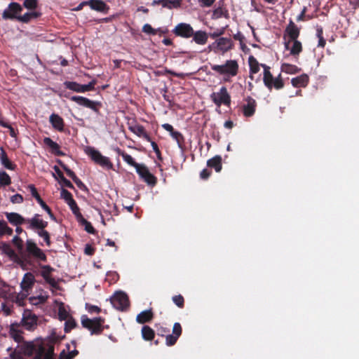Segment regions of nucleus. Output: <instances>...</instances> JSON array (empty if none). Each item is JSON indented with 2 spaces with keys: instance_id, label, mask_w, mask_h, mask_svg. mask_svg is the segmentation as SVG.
Masks as SVG:
<instances>
[{
  "instance_id": "38",
  "label": "nucleus",
  "mask_w": 359,
  "mask_h": 359,
  "mask_svg": "<svg viewBox=\"0 0 359 359\" xmlns=\"http://www.w3.org/2000/svg\"><path fill=\"white\" fill-rule=\"evenodd\" d=\"M142 338L146 341H151L155 336V332L152 328L148 325H144L142 328Z\"/></svg>"
},
{
  "instance_id": "39",
  "label": "nucleus",
  "mask_w": 359,
  "mask_h": 359,
  "mask_svg": "<svg viewBox=\"0 0 359 359\" xmlns=\"http://www.w3.org/2000/svg\"><path fill=\"white\" fill-rule=\"evenodd\" d=\"M248 63H249V66H250V74H257L259 72L260 64L258 62V61L254 56L250 55L249 57Z\"/></svg>"
},
{
  "instance_id": "56",
  "label": "nucleus",
  "mask_w": 359,
  "mask_h": 359,
  "mask_svg": "<svg viewBox=\"0 0 359 359\" xmlns=\"http://www.w3.org/2000/svg\"><path fill=\"white\" fill-rule=\"evenodd\" d=\"M37 0H25L23 5L28 9H35L37 7Z\"/></svg>"
},
{
  "instance_id": "14",
  "label": "nucleus",
  "mask_w": 359,
  "mask_h": 359,
  "mask_svg": "<svg viewBox=\"0 0 359 359\" xmlns=\"http://www.w3.org/2000/svg\"><path fill=\"white\" fill-rule=\"evenodd\" d=\"M22 11V6L16 2L11 3L8 8L2 13V18L4 20H13L18 18V14Z\"/></svg>"
},
{
  "instance_id": "6",
  "label": "nucleus",
  "mask_w": 359,
  "mask_h": 359,
  "mask_svg": "<svg viewBox=\"0 0 359 359\" xmlns=\"http://www.w3.org/2000/svg\"><path fill=\"white\" fill-rule=\"evenodd\" d=\"M85 152L96 164L109 170L112 169L113 164L110 159L108 157L102 156V154L94 147H87L85 149Z\"/></svg>"
},
{
  "instance_id": "10",
  "label": "nucleus",
  "mask_w": 359,
  "mask_h": 359,
  "mask_svg": "<svg viewBox=\"0 0 359 359\" xmlns=\"http://www.w3.org/2000/svg\"><path fill=\"white\" fill-rule=\"evenodd\" d=\"M136 172L140 178L148 185L154 187L157 183V178L151 174L144 164H141L137 168Z\"/></svg>"
},
{
  "instance_id": "34",
  "label": "nucleus",
  "mask_w": 359,
  "mask_h": 359,
  "mask_svg": "<svg viewBox=\"0 0 359 359\" xmlns=\"http://www.w3.org/2000/svg\"><path fill=\"white\" fill-rule=\"evenodd\" d=\"M153 317L154 314L151 309L145 310L137 316L136 320L139 323L144 324L150 322Z\"/></svg>"
},
{
  "instance_id": "19",
  "label": "nucleus",
  "mask_w": 359,
  "mask_h": 359,
  "mask_svg": "<svg viewBox=\"0 0 359 359\" xmlns=\"http://www.w3.org/2000/svg\"><path fill=\"white\" fill-rule=\"evenodd\" d=\"M28 189H29L32 196L37 201L41 207L47 212V213L50 216V217H53V214L52 212L51 209L46 205V203L43 201L39 194L37 189H36L34 184H29L28 186Z\"/></svg>"
},
{
  "instance_id": "37",
  "label": "nucleus",
  "mask_w": 359,
  "mask_h": 359,
  "mask_svg": "<svg viewBox=\"0 0 359 359\" xmlns=\"http://www.w3.org/2000/svg\"><path fill=\"white\" fill-rule=\"evenodd\" d=\"M40 15L41 13L36 11L28 12L22 15H19L18 18V20L27 23L29 22L32 19L37 18Z\"/></svg>"
},
{
  "instance_id": "46",
  "label": "nucleus",
  "mask_w": 359,
  "mask_h": 359,
  "mask_svg": "<svg viewBox=\"0 0 359 359\" xmlns=\"http://www.w3.org/2000/svg\"><path fill=\"white\" fill-rule=\"evenodd\" d=\"M13 234V229L9 227L7 223L2 220L0 221V237L4 235L11 236Z\"/></svg>"
},
{
  "instance_id": "22",
  "label": "nucleus",
  "mask_w": 359,
  "mask_h": 359,
  "mask_svg": "<svg viewBox=\"0 0 359 359\" xmlns=\"http://www.w3.org/2000/svg\"><path fill=\"white\" fill-rule=\"evenodd\" d=\"M88 6L92 10L107 14L109 10V6L102 0H89Z\"/></svg>"
},
{
  "instance_id": "31",
  "label": "nucleus",
  "mask_w": 359,
  "mask_h": 359,
  "mask_svg": "<svg viewBox=\"0 0 359 359\" xmlns=\"http://www.w3.org/2000/svg\"><path fill=\"white\" fill-rule=\"evenodd\" d=\"M269 85L265 86L269 90H271L274 88L276 90L282 89L284 87V81L281 77V74H279L277 77L272 78L269 81Z\"/></svg>"
},
{
  "instance_id": "40",
  "label": "nucleus",
  "mask_w": 359,
  "mask_h": 359,
  "mask_svg": "<svg viewBox=\"0 0 359 359\" xmlns=\"http://www.w3.org/2000/svg\"><path fill=\"white\" fill-rule=\"evenodd\" d=\"M281 71L287 74H296L300 71V69L294 65L283 63L281 65Z\"/></svg>"
},
{
  "instance_id": "4",
  "label": "nucleus",
  "mask_w": 359,
  "mask_h": 359,
  "mask_svg": "<svg viewBox=\"0 0 359 359\" xmlns=\"http://www.w3.org/2000/svg\"><path fill=\"white\" fill-rule=\"evenodd\" d=\"M211 69L224 76V81H230L231 78L238 73L239 65L235 60H228L223 65H211Z\"/></svg>"
},
{
  "instance_id": "47",
  "label": "nucleus",
  "mask_w": 359,
  "mask_h": 359,
  "mask_svg": "<svg viewBox=\"0 0 359 359\" xmlns=\"http://www.w3.org/2000/svg\"><path fill=\"white\" fill-rule=\"evenodd\" d=\"M77 325H77L76 322L72 317L69 318L68 319L66 320V322L65 323V328H64L65 332H66V333L70 332L71 330L72 329L76 327Z\"/></svg>"
},
{
  "instance_id": "23",
  "label": "nucleus",
  "mask_w": 359,
  "mask_h": 359,
  "mask_svg": "<svg viewBox=\"0 0 359 359\" xmlns=\"http://www.w3.org/2000/svg\"><path fill=\"white\" fill-rule=\"evenodd\" d=\"M6 217L8 221L14 226H18L25 223L28 224L29 219H25L17 212H6Z\"/></svg>"
},
{
  "instance_id": "3",
  "label": "nucleus",
  "mask_w": 359,
  "mask_h": 359,
  "mask_svg": "<svg viewBox=\"0 0 359 359\" xmlns=\"http://www.w3.org/2000/svg\"><path fill=\"white\" fill-rule=\"evenodd\" d=\"M27 228L34 230L37 235L43 239L48 247L51 245L50 235L46 228L48 226V222L41 219V215L35 214L32 218L28 220Z\"/></svg>"
},
{
  "instance_id": "29",
  "label": "nucleus",
  "mask_w": 359,
  "mask_h": 359,
  "mask_svg": "<svg viewBox=\"0 0 359 359\" xmlns=\"http://www.w3.org/2000/svg\"><path fill=\"white\" fill-rule=\"evenodd\" d=\"M115 151L118 156H121L123 158L125 162H126L128 165L134 167L136 170L137 168H138L141 165L140 163H136L130 155L128 154L126 152L121 150L120 148L117 147L115 149Z\"/></svg>"
},
{
  "instance_id": "28",
  "label": "nucleus",
  "mask_w": 359,
  "mask_h": 359,
  "mask_svg": "<svg viewBox=\"0 0 359 359\" xmlns=\"http://www.w3.org/2000/svg\"><path fill=\"white\" fill-rule=\"evenodd\" d=\"M309 82V77L307 74H303L295 78H292L291 83L294 88H305Z\"/></svg>"
},
{
  "instance_id": "51",
  "label": "nucleus",
  "mask_w": 359,
  "mask_h": 359,
  "mask_svg": "<svg viewBox=\"0 0 359 359\" xmlns=\"http://www.w3.org/2000/svg\"><path fill=\"white\" fill-rule=\"evenodd\" d=\"M79 354V351L74 349L72 351H69L67 353L65 350H63L59 355V359H73L76 355Z\"/></svg>"
},
{
  "instance_id": "15",
  "label": "nucleus",
  "mask_w": 359,
  "mask_h": 359,
  "mask_svg": "<svg viewBox=\"0 0 359 359\" xmlns=\"http://www.w3.org/2000/svg\"><path fill=\"white\" fill-rule=\"evenodd\" d=\"M128 129L139 137L143 138L147 142H151V138L144 127L137 123L136 121H133L128 123Z\"/></svg>"
},
{
  "instance_id": "36",
  "label": "nucleus",
  "mask_w": 359,
  "mask_h": 359,
  "mask_svg": "<svg viewBox=\"0 0 359 359\" xmlns=\"http://www.w3.org/2000/svg\"><path fill=\"white\" fill-rule=\"evenodd\" d=\"M229 11L222 6H218L215 8L212 12V18L218 19L221 18H224L226 19L229 18Z\"/></svg>"
},
{
  "instance_id": "43",
  "label": "nucleus",
  "mask_w": 359,
  "mask_h": 359,
  "mask_svg": "<svg viewBox=\"0 0 359 359\" xmlns=\"http://www.w3.org/2000/svg\"><path fill=\"white\" fill-rule=\"evenodd\" d=\"M170 135L177 142L178 147L181 149H183L184 147V138L182 134L178 131L175 130Z\"/></svg>"
},
{
  "instance_id": "27",
  "label": "nucleus",
  "mask_w": 359,
  "mask_h": 359,
  "mask_svg": "<svg viewBox=\"0 0 359 359\" xmlns=\"http://www.w3.org/2000/svg\"><path fill=\"white\" fill-rule=\"evenodd\" d=\"M217 46L222 52H227L233 46V43L230 38L221 37L216 41Z\"/></svg>"
},
{
  "instance_id": "18",
  "label": "nucleus",
  "mask_w": 359,
  "mask_h": 359,
  "mask_svg": "<svg viewBox=\"0 0 359 359\" xmlns=\"http://www.w3.org/2000/svg\"><path fill=\"white\" fill-rule=\"evenodd\" d=\"M1 249L3 252L6 254L9 258H11L20 266H22V259L20 258V255H18L15 250L12 249L9 244L3 243Z\"/></svg>"
},
{
  "instance_id": "5",
  "label": "nucleus",
  "mask_w": 359,
  "mask_h": 359,
  "mask_svg": "<svg viewBox=\"0 0 359 359\" xmlns=\"http://www.w3.org/2000/svg\"><path fill=\"white\" fill-rule=\"evenodd\" d=\"M104 319L102 317H96L93 319L88 318L86 315L81 316L82 326L90 331V334L99 335L104 331Z\"/></svg>"
},
{
  "instance_id": "45",
  "label": "nucleus",
  "mask_w": 359,
  "mask_h": 359,
  "mask_svg": "<svg viewBox=\"0 0 359 359\" xmlns=\"http://www.w3.org/2000/svg\"><path fill=\"white\" fill-rule=\"evenodd\" d=\"M261 67L264 69L263 81L265 86L269 85V81L272 78V74L270 72V67L265 64H261Z\"/></svg>"
},
{
  "instance_id": "55",
  "label": "nucleus",
  "mask_w": 359,
  "mask_h": 359,
  "mask_svg": "<svg viewBox=\"0 0 359 359\" xmlns=\"http://www.w3.org/2000/svg\"><path fill=\"white\" fill-rule=\"evenodd\" d=\"M178 337L175 336L174 334H167L165 337V342L167 346H173L176 344Z\"/></svg>"
},
{
  "instance_id": "2",
  "label": "nucleus",
  "mask_w": 359,
  "mask_h": 359,
  "mask_svg": "<svg viewBox=\"0 0 359 359\" xmlns=\"http://www.w3.org/2000/svg\"><path fill=\"white\" fill-rule=\"evenodd\" d=\"M22 259V269L26 264H32L33 261L37 262H47V256L42 249H41L32 239H27L25 242V247L20 255Z\"/></svg>"
},
{
  "instance_id": "62",
  "label": "nucleus",
  "mask_w": 359,
  "mask_h": 359,
  "mask_svg": "<svg viewBox=\"0 0 359 359\" xmlns=\"http://www.w3.org/2000/svg\"><path fill=\"white\" fill-rule=\"evenodd\" d=\"M61 197L65 201L66 203L69 201L73 198L72 194L65 189H62Z\"/></svg>"
},
{
  "instance_id": "20",
  "label": "nucleus",
  "mask_w": 359,
  "mask_h": 359,
  "mask_svg": "<svg viewBox=\"0 0 359 359\" xmlns=\"http://www.w3.org/2000/svg\"><path fill=\"white\" fill-rule=\"evenodd\" d=\"M35 283L34 276L31 272L26 273L20 283V287L23 291L29 292L32 289Z\"/></svg>"
},
{
  "instance_id": "26",
  "label": "nucleus",
  "mask_w": 359,
  "mask_h": 359,
  "mask_svg": "<svg viewBox=\"0 0 359 359\" xmlns=\"http://www.w3.org/2000/svg\"><path fill=\"white\" fill-rule=\"evenodd\" d=\"M49 121L54 129L60 132L64 131L65 122L63 118L58 114H52L49 117Z\"/></svg>"
},
{
  "instance_id": "58",
  "label": "nucleus",
  "mask_w": 359,
  "mask_h": 359,
  "mask_svg": "<svg viewBox=\"0 0 359 359\" xmlns=\"http://www.w3.org/2000/svg\"><path fill=\"white\" fill-rule=\"evenodd\" d=\"M86 309L90 313H99L101 311V309L100 307L91 305L88 303L86 304Z\"/></svg>"
},
{
  "instance_id": "59",
  "label": "nucleus",
  "mask_w": 359,
  "mask_h": 359,
  "mask_svg": "<svg viewBox=\"0 0 359 359\" xmlns=\"http://www.w3.org/2000/svg\"><path fill=\"white\" fill-rule=\"evenodd\" d=\"M58 316L60 320H66L69 318V313L63 307H60L58 311Z\"/></svg>"
},
{
  "instance_id": "35",
  "label": "nucleus",
  "mask_w": 359,
  "mask_h": 359,
  "mask_svg": "<svg viewBox=\"0 0 359 359\" xmlns=\"http://www.w3.org/2000/svg\"><path fill=\"white\" fill-rule=\"evenodd\" d=\"M291 41L293 42V44L290 49V54L294 56L299 55V54L302 51V43L297 39L289 40V41L285 42V43L286 49L289 48V43Z\"/></svg>"
},
{
  "instance_id": "53",
  "label": "nucleus",
  "mask_w": 359,
  "mask_h": 359,
  "mask_svg": "<svg viewBox=\"0 0 359 359\" xmlns=\"http://www.w3.org/2000/svg\"><path fill=\"white\" fill-rule=\"evenodd\" d=\"M172 301L179 308L182 309L184 306V299L181 294L172 297Z\"/></svg>"
},
{
  "instance_id": "25",
  "label": "nucleus",
  "mask_w": 359,
  "mask_h": 359,
  "mask_svg": "<svg viewBox=\"0 0 359 359\" xmlns=\"http://www.w3.org/2000/svg\"><path fill=\"white\" fill-rule=\"evenodd\" d=\"M20 324L18 323H12L10 326L9 333L15 341L20 343L23 341V332L20 330Z\"/></svg>"
},
{
  "instance_id": "21",
  "label": "nucleus",
  "mask_w": 359,
  "mask_h": 359,
  "mask_svg": "<svg viewBox=\"0 0 359 359\" xmlns=\"http://www.w3.org/2000/svg\"><path fill=\"white\" fill-rule=\"evenodd\" d=\"M43 141L44 144L50 148L51 153L54 155L57 156H65V154L60 150V146L51 138L46 137L43 138Z\"/></svg>"
},
{
  "instance_id": "49",
  "label": "nucleus",
  "mask_w": 359,
  "mask_h": 359,
  "mask_svg": "<svg viewBox=\"0 0 359 359\" xmlns=\"http://www.w3.org/2000/svg\"><path fill=\"white\" fill-rule=\"evenodd\" d=\"M12 243L17 248L20 255L25 249L23 248V241L18 236H15L12 239Z\"/></svg>"
},
{
  "instance_id": "54",
  "label": "nucleus",
  "mask_w": 359,
  "mask_h": 359,
  "mask_svg": "<svg viewBox=\"0 0 359 359\" xmlns=\"http://www.w3.org/2000/svg\"><path fill=\"white\" fill-rule=\"evenodd\" d=\"M142 31L150 35H156L158 34V31L154 29L149 24H145L142 27Z\"/></svg>"
},
{
  "instance_id": "57",
  "label": "nucleus",
  "mask_w": 359,
  "mask_h": 359,
  "mask_svg": "<svg viewBox=\"0 0 359 359\" xmlns=\"http://www.w3.org/2000/svg\"><path fill=\"white\" fill-rule=\"evenodd\" d=\"M182 329L180 323H175L172 327V334L176 336L177 337H180L182 334Z\"/></svg>"
},
{
  "instance_id": "17",
  "label": "nucleus",
  "mask_w": 359,
  "mask_h": 359,
  "mask_svg": "<svg viewBox=\"0 0 359 359\" xmlns=\"http://www.w3.org/2000/svg\"><path fill=\"white\" fill-rule=\"evenodd\" d=\"M245 102L246 104L243 105V114L245 117H250L254 115L256 107L257 102L255 99H253L250 96H248L245 98Z\"/></svg>"
},
{
  "instance_id": "64",
  "label": "nucleus",
  "mask_w": 359,
  "mask_h": 359,
  "mask_svg": "<svg viewBox=\"0 0 359 359\" xmlns=\"http://www.w3.org/2000/svg\"><path fill=\"white\" fill-rule=\"evenodd\" d=\"M216 0H198L199 5L203 8H208L213 5Z\"/></svg>"
},
{
  "instance_id": "63",
  "label": "nucleus",
  "mask_w": 359,
  "mask_h": 359,
  "mask_svg": "<svg viewBox=\"0 0 359 359\" xmlns=\"http://www.w3.org/2000/svg\"><path fill=\"white\" fill-rule=\"evenodd\" d=\"M70 209L72 213L75 215L77 221L83 217V215L80 212V208H79L77 204L74 207L71 208Z\"/></svg>"
},
{
  "instance_id": "50",
  "label": "nucleus",
  "mask_w": 359,
  "mask_h": 359,
  "mask_svg": "<svg viewBox=\"0 0 359 359\" xmlns=\"http://www.w3.org/2000/svg\"><path fill=\"white\" fill-rule=\"evenodd\" d=\"M182 0H166L163 1L168 9L179 8L181 6Z\"/></svg>"
},
{
  "instance_id": "44",
  "label": "nucleus",
  "mask_w": 359,
  "mask_h": 359,
  "mask_svg": "<svg viewBox=\"0 0 359 359\" xmlns=\"http://www.w3.org/2000/svg\"><path fill=\"white\" fill-rule=\"evenodd\" d=\"M261 67L264 69L263 81L265 86L269 85V81L272 78V74L270 72V67L265 64H261Z\"/></svg>"
},
{
  "instance_id": "9",
  "label": "nucleus",
  "mask_w": 359,
  "mask_h": 359,
  "mask_svg": "<svg viewBox=\"0 0 359 359\" xmlns=\"http://www.w3.org/2000/svg\"><path fill=\"white\" fill-rule=\"evenodd\" d=\"M70 100L81 106L92 109L97 114H100V109L102 107V104L100 102L93 101L82 96H72Z\"/></svg>"
},
{
  "instance_id": "48",
  "label": "nucleus",
  "mask_w": 359,
  "mask_h": 359,
  "mask_svg": "<svg viewBox=\"0 0 359 359\" xmlns=\"http://www.w3.org/2000/svg\"><path fill=\"white\" fill-rule=\"evenodd\" d=\"M65 86L71 90L76 93H81V84H79L74 81H65L64 83Z\"/></svg>"
},
{
  "instance_id": "61",
  "label": "nucleus",
  "mask_w": 359,
  "mask_h": 359,
  "mask_svg": "<svg viewBox=\"0 0 359 359\" xmlns=\"http://www.w3.org/2000/svg\"><path fill=\"white\" fill-rule=\"evenodd\" d=\"M151 142V147H152V149H153L154 151V152L156 153V157H157V158H158L159 161H162V160H163V158H162L161 152V151H160V149H159V148H158V144H157L155 142H154V141H152V140H151V142Z\"/></svg>"
},
{
  "instance_id": "16",
  "label": "nucleus",
  "mask_w": 359,
  "mask_h": 359,
  "mask_svg": "<svg viewBox=\"0 0 359 359\" xmlns=\"http://www.w3.org/2000/svg\"><path fill=\"white\" fill-rule=\"evenodd\" d=\"M56 162L65 171L67 176L69 177L74 181V182L77 185V187L80 189L87 190V187L84 184V183L76 175L74 172L69 169V167L63 163L62 161L57 159Z\"/></svg>"
},
{
  "instance_id": "8",
  "label": "nucleus",
  "mask_w": 359,
  "mask_h": 359,
  "mask_svg": "<svg viewBox=\"0 0 359 359\" xmlns=\"http://www.w3.org/2000/svg\"><path fill=\"white\" fill-rule=\"evenodd\" d=\"M113 306L119 311H124L129 307L130 303L128 295L123 292H116L110 299Z\"/></svg>"
},
{
  "instance_id": "11",
  "label": "nucleus",
  "mask_w": 359,
  "mask_h": 359,
  "mask_svg": "<svg viewBox=\"0 0 359 359\" xmlns=\"http://www.w3.org/2000/svg\"><path fill=\"white\" fill-rule=\"evenodd\" d=\"M172 32L176 36L189 39L194 34V29L190 24L181 22L175 27Z\"/></svg>"
},
{
  "instance_id": "7",
  "label": "nucleus",
  "mask_w": 359,
  "mask_h": 359,
  "mask_svg": "<svg viewBox=\"0 0 359 359\" xmlns=\"http://www.w3.org/2000/svg\"><path fill=\"white\" fill-rule=\"evenodd\" d=\"M38 317L29 310L24 311L20 327L28 331H34L37 327Z\"/></svg>"
},
{
  "instance_id": "32",
  "label": "nucleus",
  "mask_w": 359,
  "mask_h": 359,
  "mask_svg": "<svg viewBox=\"0 0 359 359\" xmlns=\"http://www.w3.org/2000/svg\"><path fill=\"white\" fill-rule=\"evenodd\" d=\"M193 40L199 45H205L208 39V34L202 30H198L196 32L194 31V34L192 35Z\"/></svg>"
},
{
  "instance_id": "33",
  "label": "nucleus",
  "mask_w": 359,
  "mask_h": 359,
  "mask_svg": "<svg viewBox=\"0 0 359 359\" xmlns=\"http://www.w3.org/2000/svg\"><path fill=\"white\" fill-rule=\"evenodd\" d=\"M207 165L211 168H214L217 172L222 170V157L219 155L215 156L213 158L208 160Z\"/></svg>"
},
{
  "instance_id": "1",
  "label": "nucleus",
  "mask_w": 359,
  "mask_h": 359,
  "mask_svg": "<svg viewBox=\"0 0 359 359\" xmlns=\"http://www.w3.org/2000/svg\"><path fill=\"white\" fill-rule=\"evenodd\" d=\"M20 348L25 356L30 357L34 354L33 359H55L54 341L47 343L41 340L24 341Z\"/></svg>"
},
{
  "instance_id": "30",
  "label": "nucleus",
  "mask_w": 359,
  "mask_h": 359,
  "mask_svg": "<svg viewBox=\"0 0 359 359\" xmlns=\"http://www.w3.org/2000/svg\"><path fill=\"white\" fill-rule=\"evenodd\" d=\"M0 160L1 164L8 170H14L16 168V165L12 163L6 153L4 149L1 147Z\"/></svg>"
},
{
  "instance_id": "12",
  "label": "nucleus",
  "mask_w": 359,
  "mask_h": 359,
  "mask_svg": "<svg viewBox=\"0 0 359 359\" xmlns=\"http://www.w3.org/2000/svg\"><path fill=\"white\" fill-rule=\"evenodd\" d=\"M41 271L40 275L43 277L45 281L49 284L53 288L59 289L57 282L51 276L52 273L55 271V269L50 265H39Z\"/></svg>"
},
{
  "instance_id": "24",
  "label": "nucleus",
  "mask_w": 359,
  "mask_h": 359,
  "mask_svg": "<svg viewBox=\"0 0 359 359\" xmlns=\"http://www.w3.org/2000/svg\"><path fill=\"white\" fill-rule=\"evenodd\" d=\"M285 33L287 34L290 40H295L299 36L300 29L294 24L292 20H290L285 28Z\"/></svg>"
},
{
  "instance_id": "60",
  "label": "nucleus",
  "mask_w": 359,
  "mask_h": 359,
  "mask_svg": "<svg viewBox=\"0 0 359 359\" xmlns=\"http://www.w3.org/2000/svg\"><path fill=\"white\" fill-rule=\"evenodd\" d=\"M95 81H92L86 85H81V93H85L87 91L93 90L95 88Z\"/></svg>"
},
{
  "instance_id": "13",
  "label": "nucleus",
  "mask_w": 359,
  "mask_h": 359,
  "mask_svg": "<svg viewBox=\"0 0 359 359\" xmlns=\"http://www.w3.org/2000/svg\"><path fill=\"white\" fill-rule=\"evenodd\" d=\"M212 98L214 103L217 106H220L222 104L229 106L231 103V97L224 86L222 87L217 94L213 93Z\"/></svg>"
},
{
  "instance_id": "52",
  "label": "nucleus",
  "mask_w": 359,
  "mask_h": 359,
  "mask_svg": "<svg viewBox=\"0 0 359 359\" xmlns=\"http://www.w3.org/2000/svg\"><path fill=\"white\" fill-rule=\"evenodd\" d=\"M11 183V179L10 176L5 172H0V184L1 185H9Z\"/></svg>"
},
{
  "instance_id": "42",
  "label": "nucleus",
  "mask_w": 359,
  "mask_h": 359,
  "mask_svg": "<svg viewBox=\"0 0 359 359\" xmlns=\"http://www.w3.org/2000/svg\"><path fill=\"white\" fill-rule=\"evenodd\" d=\"M7 351H11L9 354L11 359H26L20 346H18V349L8 348Z\"/></svg>"
},
{
  "instance_id": "41",
  "label": "nucleus",
  "mask_w": 359,
  "mask_h": 359,
  "mask_svg": "<svg viewBox=\"0 0 359 359\" xmlns=\"http://www.w3.org/2000/svg\"><path fill=\"white\" fill-rule=\"evenodd\" d=\"M81 225L84 226L85 231L88 233L95 234L96 230L94 229L91 223L87 221L83 217L77 221Z\"/></svg>"
}]
</instances>
